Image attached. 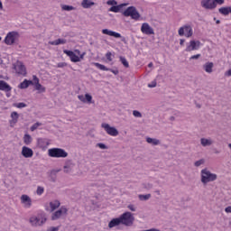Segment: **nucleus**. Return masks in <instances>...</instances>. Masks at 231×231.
I'll return each mask as SVG.
<instances>
[{"label": "nucleus", "instance_id": "1", "mask_svg": "<svg viewBox=\"0 0 231 231\" xmlns=\"http://www.w3.org/2000/svg\"><path fill=\"white\" fill-rule=\"evenodd\" d=\"M217 180V174L211 173L208 169L205 168L200 171V181L203 185H207L212 181H216Z\"/></svg>", "mask_w": 231, "mask_h": 231}, {"label": "nucleus", "instance_id": "2", "mask_svg": "<svg viewBox=\"0 0 231 231\" xmlns=\"http://www.w3.org/2000/svg\"><path fill=\"white\" fill-rule=\"evenodd\" d=\"M48 154L51 158H68V152L61 148H51Z\"/></svg>", "mask_w": 231, "mask_h": 231}, {"label": "nucleus", "instance_id": "3", "mask_svg": "<svg viewBox=\"0 0 231 231\" xmlns=\"http://www.w3.org/2000/svg\"><path fill=\"white\" fill-rule=\"evenodd\" d=\"M119 219L121 225H125V226H133V223H134V216L131 212H125L119 217Z\"/></svg>", "mask_w": 231, "mask_h": 231}, {"label": "nucleus", "instance_id": "4", "mask_svg": "<svg viewBox=\"0 0 231 231\" xmlns=\"http://www.w3.org/2000/svg\"><path fill=\"white\" fill-rule=\"evenodd\" d=\"M123 15L125 17H131V19H134V21H138V19L141 17L140 13L134 6H129L127 9H125L123 12Z\"/></svg>", "mask_w": 231, "mask_h": 231}, {"label": "nucleus", "instance_id": "5", "mask_svg": "<svg viewBox=\"0 0 231 231\" xmlns=\"http://www.w3.org/2000/svg\"><path fill=\"white\" fill-rule=\"evenodd\" d=\"M46 217L38 215L31 217L29 222L31 223L32 226H42V225L46 223Z\"/></svg>", "mask_w": 231, "mask_h": 231}, {"label": "nucleus", "instance_id": "6", "mask_svg": "<svg viewBox=\"0 0 231 231\" xmlns=\"http://www.w3.org/2000/svg\"><path fill=\"white\" fill-rule=\"evenodd\" d=\"M19 39V32H10L5 38V42L7 46H12V44L15 43V41Z\"/></svg>", "mask_w": 231, "mask_h": 231}, {"label": "nucleus", "instance_id": "7", "mask_svg": "<svg viewBox=\"0 0 231 231\" xmlns=\"http://www.w3.org/2000/svg\"><path fill=\"white\" fill-rule=\"evenodd\" d=\"M180 37H183V35H185V37L190 38L192 37V35H194V32L192 31V26L190 25H184L182 27H180L179 29L178 32Z\"/></svg>", "mask_w": 231, "mask_h": 231}, {"label": "nucleus", "instance_id": "8", "mask_svg": "<svg viewBox=\"0 0 231 231\" xmlns=\"http://www.w3.org/2000/svg\"><path fill=\"white\" fill-rule=\"evenodd\" d=\"M101 127L105 129L106 133H107L110 136H118V130L115 128V126H111L109 124L103 123Z\"/></svg>", "mask_w": 231, "mask_h": 231}, {"label": "nucleus", "instance_id": "9", "mask_svg": "<svg viewBox=\"0 0 231 231\" xmlns=\"http://www.w3.org/2000/svg\"><path fill=\"white\" fill-rule=\"evenodd\" d=\"M62 216H68V208L65 207H61L59 210L54 212L52 214L51 219L52 221H57V219H60V217H62Z\"/></svg>", "mask_w": 231, "mask_h": 231}, {"label": "nucleus", "instance_id": "10", "mask_svg": "<svg viewBox=\"0 0 231 231\" xmlns=\"http://www.w3.org/2000/svg\"><path fill=\"white\" fill-rule=\"evenodd\" d=\"M14 69L18 75H26V67L23 64V61H16L14 64Z\"/></svg>", "mask_w": 231, "mask_h": 231}, {"label": "nucleus", "instance_id": "11", "mask_svg": "<svg viewBox=\"0 0 231 231\" xmlns=\"http://www.w3.org/2000/svg\"><path fill=\"white\" fill-rule=\"evenodd\" d=\"M199 46H201V42L199 41H190L187 45L185 51H195L196 50H199Z\"/></svg>", "mask_w": 231, "mask_h": 231}, {"label": "nucleus", "instance_id": "12", "mask_svg": "<svg viewBox=\"0 0 231 231\" xmlns=\"http://www.w3.org/2000/svg\"><path fill=\"white\" fill-rule=\"evenodd\" d=\"M141 32L142 33H144V35H154V29H152L147 23L142 24Z\"/></svg>", "mask_w": 231, "mask_h": 231}, {"label": "nucleus", "instance_id": "13", "mask_svg": "<svg viewBox=\"0 0 231 231\" xmlns=\"http://www.w3.org/2000/svg\"><path fill=\"white\" fill-rule=\"evenodd\" d=\"M20 201L22 205H23L24 208H30L32 207V198L28 195H22Z\"/></svg>", "mask_w": 231, "mask_h": 231}, {"label": "nucleus", "instance_id": "14", "mask_svg": "<svg viewBox=\"0 0 231 231\" xmlns=\"http://www.w3.org/2000/svg\"><path fill=\"white\" fill-rule=\"evenodd\" d=\"M201 6L206 10H214L217 7V5L214 4V0H202Z\"/></svg>", "mask_w": 231, "mask_h": 231}, {"label": "nucleus", "instance_id": "15", "mask_svg": "<svg viewBox=\"0 0 231 231\" xmlns=\"http://www.w3.org/2000/svg\"><path fill=\"white\" fill-rule=\"evenodd\" d=\"M32 82L35 86L36 91H39V93H44L46 91V88L42 87V85L39 83V78H37V76H32Z\"/></svg>", "mask_w": 231, "mask_h": 231}, {"label": "nucleus", "instance_id": "16", "mask_svg": "<svg viewBox=\"0 0 231 231\" xmlns=\"http://www.w3.org/2000/svg\"><path fill=\"white\" fill-rule=\"evenodd\" d=\"M63 53H65L67 57H69L71 62H80V58L72 51L64 50Z\"/></svg>", "mask_w": 231, "mask_h": 231}, {"label": "nucleus", "instance_id": "17", "mask_svg": "<svg viewBox=\"0 0 231 231\" xmlns=\"http://www.w3.org/2000/svg\"><path fill=\"white\" fill-rule=\"evenodd\" d=\"M37 145L39 149H47L48 145H50V140L46 138H38Z\"/></svg>", "mask_w": 231, "mask_h": 231}, {"label": "nucleus", "instance_id": "18", "mask_svg": "<svg viewBox=\"0 0 231 231\" xmlns=\"http://www.w3.org/2000/svg\"><path fill=\"white\" fill-rule=\"evenodd\" d=\"M79 100L84 104H93V97L89 94L78 96Z\"/></svg>", "mask_w": 231, "mask_h": 231}, {"label": "nucleus", "instance_id": "19", "mask_svg": "<svg viewBox=\"0 0 231 231\" xmlns=\"http://www.w3.org/2000/svg\"><path fill=\"white\" fill-rule=\"evenodd\" d=\"M96 68H97L98 69H101V71H111V73H114V75H118L119 71L118 69H109L107 67H106V65L100 64V63H94Z\"/></svg>", "mask_w": 231, "mask_h": 231}, {"label": "nucleus", "instance_id": "20", "mask_svg": "<svg viewBox=\"0 0 231 231\" xmlns=\"http://www.w3.org/2000/svg\"><path fill=\"white\" fill-rule=\"evenodd\" d=\"M22 156H23V158H32L33 156V150L28 146H23L22 148Z\"/></svg>", "mask_w": 231, "mask_h": 231}, {"label": "nucleus", "instance_id": "21", "mask_svg": "<svg viewBox=\"0 0 231 231\" xmlns=\"http://www.w3.org/2000/svg\"><path fill=\"white\" fill-rule=\"evenodd\" d=\"M102 33H104V35H109L110 37H115L116 39L122 38V34L115 31H109L108 29H103Z\"/></svg>", "mask_w": 231, "mask_h": 231}, {"label": "nucleus", "instance_id": "22", "mask_svg": "<svg viewBox=\"0 0 231 231\" xmlns=\"http://www.w3.org/2000/svg\"><path fill=\"white\" fill-rule=\"evenodd\" d=\"M73 167H75V164H73L71 161H67L63 167V172H65V174H69V172L73 171Z\"/></svg>", "mask_w": 231, "mask_h": 231}, {"label": "nucleus", "instance_id": "23", "mask_svg": "<svg viewBox=\"0 0 231 231\" xmlns=\"http://www.w3.org/2000/svg\"><path fill=\"white\" fill-rule=\"evenodd\" d=\"M19 121V114L17 112L11 113V120L9 121L10 126L14 127L15 124Z\"/></svg>", "mask_w": 231, "mask_h": 231}, {"label": "nucleus", "instance_id": "24", "mask_svg": "<svg viewBox=\"0 0 231 231\" xmlns=\"http://www.w3.org/2000/svg\"><path fill=\"white\" fill-rule=\"evenodd\" d=\"M214 144V140H212V138H201L200 139V145H202V147H210V145Z\"/></svg>", "mask_w": 231, "mask_h": 231}, {"label": "nucleus", "instance_id": "25", "mask_svg": "<svg viewBox=\"0 0 231 231\" xmlns=\"http://www.w3.org/2000/svg\"><path fill=\"white\" fill-rule=\"evenodd\" d=\"M0 91H5V93H9L12 91V87L6 83L5 80H0Z\"/></svg>", "mask_w": 231, "mask_h": 231}, {"label": "nucleus", "instance_id": "26", "mask_svg": "<svg viewBox=\"0 0 231 231\" xmlns=\"http://www.w3.org/2000/svg\"><path fill=\"white\" fill-rule=\"evenodd\" d=\"M119 225H122V222L120 220V217L113 218L109 223H108V227L110 228H115V226H118Z\"/></svg>", "mask_w": 231, "mask_h": 231}, {"label": "nucleus", "instance_id": "27", "mask_svg": "<svg viewBox=\"0 0 231 231\" xmlns=\"http://www.w3.org/2000/svg\"><path fill=\"white\" fill-rule=\"evenodd\" d=\"M30 86H33V81L28 80V79H24V80L19 85V88H20V89H26V88H28Z\"/></svg>", "mask_w": 231, "mask_h": 231}, {"label": "nucleus", "instance_id": "28", "mask_svg": "<svg viewBox=\"0 0 231 231\" xmlns=\"http://www.w3.org/2000/svg\"><path fill=\"white\" fill-rule=\"evenodd\" d=\"M81 6L82 8L88 9L91 8V6H95V2L91 0H82Z\"/></svg>", "mask_w": 231, "mask_h": 231}, {"label": "nucleus", "instance_id": "29", "mask_svg": "<svg viewBox=\"0 0 231 231\" xmlns=\"http://www.w3.org/2000/svg\"><path fill=\"white\" fill-rule=\"evenodd\" d=\"M124 6H127V4H121L119 5H113L112 7L109 8V12H114L115 14H118Z\"/></svg>", "mask_w": 231, "mask_h": 231}, {"label": "nucleus", "instance_id": "30", "mask_svg": "<svg viewBox=\"0 0 231 231\" xmlns=\"http://www.w3.org/2000/svg\"><path fill=\"white\" fill-rule=\"evenodd\" d=\"M146 142L147 143H150V145H160L162 143L159 139L151 137H146Z\"/></svg>", "mask_w": 231, "mask_h": 231}, {"label": "nucleus", "instance_id": "31", "mask_svg": "<svg viewBox=\"0 0 231 231\" xmlns=\"http://www.w3.org/2000/svg\"><path fill=\"white\" fill-rule=\"evenodd\" d=\"M66 39H58L56 41L49 42V44H51V46H59V44H66Z\"/></svg>", "mask_w": 231, "mask_h": 231}, {"label": "nucleus", "instance_id": "32", "mask_svg": "<svg viewBox=\"0 0 231 231\" xmlns=\"http://www.w3.org/2000/svg\"><path fill=\"white\" fill-rule=\"evenodd\" d=\"M219 14L222 15H228V14H231V6L228 7H220L218 9Z\"/></svg>", "mask_w": 231, "mask_h": 231}, {"label": "nucleus", "instance_id": "33", "mask_svg": "<svg viewBox=\"0 0 231 231\" xmlns=\"http://www.w3.org/2000/svg\"><path fill=\"white\" fill-rule=\"evenodd\" d=\"M206 73H212V69L214 68V63L213 62H207L204 66H203Z\"/></svg>", "mask_w": 231, "mask_h": 231}, {"label": "nucleus", "instance_id": "34", "mask_svg": "<svg viewBox=\"0 0 231 231\" xmlns=\"http://www.w3.org/2000/svg\"><path fill=\"white\" fill-rule=\"evenodd\" d=\"M50 207H51V212H53V210H57V208L60 207V202L59 200L51 201L50 202Z\"/></svg>", "mask_w": 231, "mask_h": 231}, {"label": "nucleus", "instance_id": "35", "mask_svg": "<svg viewBox=\"0 0 231 231\" xmlns=\"http://www.w3.org/2000/svg\"><path fill=\"white\" fill-rule=\"evenodd\" d=\"M32 142V135H30L29 134H25L23 135V143H25V145H30Z\"/></svg>", "mask_w": 231, "mask_h": 231}, {"label": "nucleus", "instance_id": "36", "mask_svg": "<svg viewBox=\"0 0 231 231\" xmlns=\"http://www.w3.org/2000/svg\"><path fill=\"white\" fill-rule=\"evenodd\" d=\"M77 8H75L72 5H61V10H63V12H71L73 10H76Z\"/></svg>", "mask_w": 231, "mask_h": 231}, {"label": "nucleus", "instance_id": "37", "mask_svg": "<svg viewBox=\"0 0 231 231\" xmlns=\"http://www.w3.org/2000/svg\"><path fill=\"white\" fill-rule=\"evenodd\" d=\"M119 60L125 68H129V61L124 56H119Z\"/></svg>", "mask_w": 231, "mask_h": 231}, {"label": "nucleus", "instance_id": "38", "mask_svg": "<svg viewBox=\"0 0 231 231\" xmlns=\"http://www.w3.org/2000/svg\"><path fill=\"white\" fill-rule=\"evenodd\" d=\"M154 185L151 182L143 183V189H144L145 190H151V189H152Z\"/></svg>", "mask_w": 231, "mask_h": 231}, {"label": "nucleus", "instance_id": "39", "mask_svg": "<svg viewBox=\"0 0 231 231\" xmlns=\"http://www.w3.org/2000/svg\"><path fill=\"white\" fill-rule=\"evenodd\" d=\"M138 198L140 201H148V199H151V194L139 195Z\"/></svg>", "mask_w": 231, "mask_h": 231}, {"label": "nucleus", "instance_id": "40", "mask_svg": "<svg viewBox=\"0 0 231 231\" xmlns=\"http://www.w3.org/2000/svg\"><path fill=\"white\" fill-rule=\"evenodd\" d=\"M201 165H205V159H200L194 162L195 167H201Z\"/></svg>", "mask_w": 231, "mask_h": 231}, {"label": "nucleus", "instance_id": "41", "mask_svg": "<svg viewBox=\"0 0 231 231\" xmlns=\"http://www.w3.org/2000/svg\"><path fill=\"white\" fill-rule=\"evenodd\" d=\"M36 194L38 196H42V194H44V188L41 187V186H38L37 190H36Z\"/></svg>", "mask_w": 231, "mask_h": 231}, {"label": "nucleus", "instance_id": "42", "mask_svg": "<svg viewBox=\"0 0 231 231\" xmlns=\"http://www.w3.org/2000/svg\"><path fill=\"white\" fill-rule=\"evenodd\" d=\"M133 115L135 116V118H142V113L138 110H134Z\"/></svg>", "mask_w": 231, "mask_h": 231}, {"label": "nucleus", "instance_id": "43", "mask_svg": "<svg viewBox=\"0 0 231 231\" xmlns=\"http://www.w3.org/2000/svg\"><path fill=\"white\" fill-rule=\"evenodd\" d=\"M106 5H111V6H116V5H118V2H116V0H108V1L106 2Z\"/></svg>", "mask_w": 231, "mask_h": 231}, {"label": "nucleus", "instance_id": "44", "mask_svg": "<svg viewBox=\"0 0 231 231\" xmlns=\"http://www.w3.org/2000/svg\"><path fill=\"white\" fill-rule=\"evenodd\" d=\"M40 125H42V124L41 123H35L34 125H32V126H31V131H35L36 129H38V127H40Z\"/></svg>", "mask_w": 231, "mask_h": 231}, {"label": "nucleus", "instance_id": "45", "mask_svg": "<svg viewBox=\"0 0 231 231\" xmlns=\"http://www.w3.org/2000/svg\"><path fill=\"white\" fill-rule=\"evenodd\" d=\"M27 105L25 103H18L15 104V107H18V109H23V107H26Z\"/></svg>", "mask_w": 231, "mask_h": 231}, {"label": "nucleus", "instance_id": "46", "mask_svg": "<svg viewBox=\"0 0 231 231\" xmlns=\"http://www.w3.org/2000/svg\"><path fill=\"white\" fill-rule=\"evenodd\" d=\"M112 55H113V53H111V51H108V52H106V58L107 59V60H108L109 62H111V61L113 60V58H111Z\"/></svg>", "mask_w": 231, "mask_h": 231}, {"label": "nucleus", "instance_id": "47", "mask_svg": "<svg viewBox=\"0 0 231 231\" xmlns=\"http://www.w3.org/2000/svg\"><path fill=\"white\" fill-rule=\"evenodd\" d=\"M127 208H129V210H131V212H136V207H134V205H133V204L128 205Z\"/></svg>", "mask_w": 231, "mask_h": 231}, {"label": "nucleus", "instance_id": "48", "mask_svg": "<svg viewBox=\"0 0 231 231\" xmlns=\"http://www.w3.org/2000/svg\"><path fill=\"white\" fill-rule=\"evenodd\" d=\"M199 57H201V54L193 55L189 58V60H198V59H199Z\"/></svg>", "mask_w": 231, "mask_h": 231}, {"label": "nucleus", "instance_id": "49", "mask_svg": "<svg viewBox=\"0 0 231 231\" xmlns=\"http://www.w3.org/2000/svg\"><path fill=\"white\" fill-rule=\"evenodd\" d=\"M214 5H225V0H213Z\"/></svg>", "mask_w": 231, "mask_h": 231}, {"label": "nucleus", "instance_id": "50", "mask_svg": "<svg viewBox=\"0 0 231 231\" xmlns=\"http://www.w3.org/2000/svg\"><path fill=\"white\" fill-rule=\"evenodd\" d=\"M97 147H99V149H107V146L102 143H98Z\"/></svg>", "mask_w": 231, "mask_h": 231}, {"label": "nucleus", "instance_id": "51", "mask_svg": "<svg viewBox=\"0 0 231 231\" xmlns=\"http://www.w3.org/2000/svg\"><path fill=\"white\" fill-rule=\"evenodd\" d=\"M47 231H59V226H51Z\"/></svg>", "mask_w": 231, "mask_h": 231}, {"label": "nucleus", "instance_id": "52", "mask_svg": "<svg viewBox=\"0 0 231 231\" xmlns=\"http://www.w3.org/2000/svg\"><path fill=\"white\" fill-rule=\"evenodd\" d=\"M225 212H226V214H231V206L226 207V208H225Z\"/></svg>", "mask_w": 231, "mask_h": 231}, {"label": "nucleus", "instance_id": "53", "mask_svg": "<svg viewBox=\"0 0 231 231\" xmlns=\"http://www.w3.org/2000/svg\"><path fill=\"white\" fill-rule=\"evenodd\" d=\"M148 88H156V81H152V83L148 85Z\"/></svg>", "mask_w": 231, "mask_h": 231}, {"label": "nucleus", "instance_id": "54", "mask_svg": "<svg viewBox=\"0 0 231 231\" xmlns=\"http://www.w3.org/2000/svg\"><path fill=\"white\" fill-rule=\"evenodd\" d=\"M225 75L226 77H231V69L226 71Z\"/></svg>", "mask_w": 231, "mask_h": 231}, {"label": "nucleus", "instance_id": "55", "mask_svg": "<svg viewBox=\"0 0 231 231\" xmlns=\"http://www.w3.org/2000/svg\"><path fill=\"white\" fill-rule=\"evenodd\" d=\"M85 55H86V52H83L82 54H80L79 57V60H84Z\"/></svg>", "mask_w": 231, "mask_h": 231}, {"label": "nucleus", "instance_id": "56", "mask_svg": "<svg viewBox=\"0 0 231 231\" xmlns=\"http://www.w3.org/2000/svg\"><path fill=\"white\" fill-rule=\"evenodd\" d=\"M180 46H183V44H185V40L180 39Z\"/></svg>", "mask_w": 231, "mask_h": 231}, {"label": "nucleus", "instance_id": "57", "mask_svg": "<svg viewBox=\"0 0 231 231\" xmlns=\"http://www.w3.org/2000/svg\"><path fill=\"white\" fill-rule=\"evenodd\" d=\"M155 194H157V196H162V193L160 192V189L155 190Z\"/></svg>", "mask_w": 231, "mask_h": 231}, {"label": "nucleus", "instance_id": "58", "mask_svg": "<svg viewBox=\"0 0 231 231\" xmlns=\"http://www.w3.org/2000/svg\"><path fill=\"white\" fill-rule=\"evenodd\" d=\"M56 180H57V179L55 177L51 178V181H52L53 183H55Z\"/></svg>", "mask_w": 231, "mask_h": 231}, {"label": "nucleus", "instance_id": "59", "mask_svg": "<svg viewBox=\"0 0 231 231\" xmlns=\"http://www.w3.org/2000/svg\"><path fill=\"white\" fill-rule=\"evenodd\" d=\"M121 41H122V42H125V44L127 42H125V37H123Z\"/></svg>", "mask_w": 231, "mask_h": 231}, {"label": "nucleus", "instance_id": "60", "mask_svg": "<svg viewBox=\"0 0 231 231\" xmlns=\"http://www.w3.org/2000/svg\"><path fill=\"white\" fill-rule=\"evenodd\" d=\"M0 10H3V2L0 1Z\"/></svg>", "mask_w": 231, "mask_h": 231}, {"label": "nucleus", "instance_id": "61", "mask_svg": "<svg viewBox=\"0 0 231 231\" xmlns=\"http://www.w3.org/2000/svg\"><path fill=\"white\" fill-rule=\"evenodd\" d=\"M148 68H152V62H150V63L148 64Z\"/></svg>", "mask_w": 231, "mask_h": 231}, {"label": "nucleus", "instance_id": "62", "mask_svg": "<svg viewBox=\"0 0 231 231\" xmlns=\"http://www.w3.org/2000/svg\"><path fill=\"white\" fill-rule=\"evenodd\" d=\"M75 51L78 53V55H80V51L79 50H76Z\"/></svg>", "mask_w": 231, "mask_h": 231}, {"label": "nucleus", "instance_id": "63", "mask_svg": "<svg viewBox=\"0 0 231 231\" xmlns=\"http://www.w3.org/2000/svg\"><path fill=\"white\" fill-rule=\"evenodd\" d=\"M220 23H221V21H219V20H217V22H216L217 24H219Z\"/></svg>", "mask_w": 231, "mask_h": 231}, {"label": "nucleus", "instance_id": "64", "mask_svg": "<svg viewBox=\"0 0 231 231\" xmlns=\"http://www.w3.org/2000/svg\"><path fill=\"white\" fill-rule=\"evenodd\" d=\"M219 152H216V154H217Z\"/></svg>", "mask_w": 231, "mask_h": 231}]
</instances>
